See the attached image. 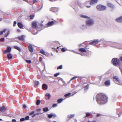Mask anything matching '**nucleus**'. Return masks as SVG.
<instances>
[{
    "label": "nucleus",
    "instance_id": "12",
    "mask_svg": "<svg viewBox=\"0 0 122 122\" xmlns=\"http://www.w3.org/2000/svg\"><path fill=\"white\" fill-rule=\"evenodd\" d=\"M75 116V114H70L68 115L67 117L69 118H71L74 117Z\"/></svg>",
    "mask_w": 122,
    "mask_h": 122
},
{
    "label": "nucleus",
    "instance_id": "54",
    "mask_svg": "<svg viewBox=\"0 0 122 122\" xmlns=\"http://www.w3.org/2000/svg\"><path fill=\"white\" fill-rule=\"evenodd\" d=\"M16 121L15 119H13L12 120V122H16Z\"/></svg>",
    "mask_w": 122,
    "mask_h": 122
},
{
    "label": "nucleus",
    "instance_id": "5",
    "mask_svg": "<svg viewBox=\"0 0 122 122\" xmlns=\"http://www.w3.org/2000/svg\"><path fill=\"white\" fill-rule=\"evenodd\" d=\"M115 20L116 21L118 22L119 23H122V16L117 18Z\"/></svg>",
    "mask_w": 122,
    "mask_h": 122
},
{
    "label": "nucleus",
    "instance_id": "21",
    "mask_svg": "<svg viewBox=\"0 0 122 122\" xmlns=\"http://www.w3.org/2000/svg\"><path fill=\"white\" fill-rule=\"evenodd\" d=\"M95 41H97V44H99L100 43H99V42H101L102 41H103V42H103V39H101L100 40H95Z\"/></svg>",
    "mask_w": 122,
    "mask_h": 122
},
{
    "label": "nucleus",
    "instance_id": "43",
    "mask_svg": "<svg viewBox=\"0 0 122 122\" xmlns=\"http://www.w3.org/2000/svg\"><path fill=\"white\" fill-rule=\"evenodd\" d=\"M57 106V105L56 104H54L53 105L52 107H56Z\"/></svg>",
    "mask_w": 122,
    "mask_h": 122
},
{
    "label": "nucleus",
    "instance_id": "2",
    "mask_svg": "<svg viewBox=\"0 0 122 122\" xmlns=\"http://www.w3.org/2000/svg\"><path fill=\"white\" fill-rule=\"evenodd\" d=\"M86 24V26L88 27L93 26L94 24V20L90 17L86 20L85 21Z\"/></svg>",
    "mask_w": 122,
    "mask_h": 122
},
{
    "label": "nucleus",
    "instance_id": "61",
    "mask_svg": "<svg viewBox=\"0 0 122 122\" xmlns=\"http://www.w3.org/2000/svg\"><path fill=\"white\" fill-rule=\"evenodd\" d=\"M122 114V112H121L120 114H118V116H119V117H120L121 115V114Z\"/></svg>",
    "mask_w": 122,
    "mask_h": 122
},
{
    "label": "nucleus",
    "instance_id": "38",
    "mask_svg": "<svg viewBox=\"0 0 122 122\" xmlns=\"http://www.w3.org/2000/svg\"><path fill=\"white\" fill-rule=\"evenodd\" d=\"M88 86L87 85L85 87H84V90L86 91L87 90V89H88Z\"/></svg>",
    "mask_w": 122,
    "mask_h": 122
},
{
    "label": "nucleus",
    "instance_id": "25",
    "mask_svg": "<svg viewBox=\"0 0 122 122\" xmlns=\"http://www.w3.org/2000/svg\"><path fill=\"white\" fill-rule=\"evenodd\" d=\"M14 47L15 49H17L19 51H21L20 48L19 47L17 46H14Z\"/></svg>",
    "mask_w": 122,
    "mask_h": 122
},
{
    "label": "nucleus",
    "instance_id": "14",
    "mask_svg": "<svg viewBox=\"0 0 122 122\" xmlns=\"http://www.w3.org/2000/svg\"><path fill=\"white\" fill-rule=\"evenodd\" d=\"M54 24V22L53 21H51L47 23V25H49L50 26H51L53 25Z\"/></svg>",
    "mask_w": 122,
    "mask_h": 122
},
{
    "label": "nucleus",
    "instance_id": "13",
    "mask_svg": "<svg viewBox=\"0 0 122 122\" xmlns=\"http://www.w3.org/2000/svg\"><path fill=\"white\" fill-rule=\"evenodd\" d=\"M86 25H82L80 27L81 29L84 30H85L86 27Z\"/></svg>",
    "mask_w": 122,
    "mask_h": 122
},
{
    "label": "nucleus",
    "instance_id": "52",
    "mask_svg": "<svg viewBox=\"0 0 122 122\" xmlns=\"http://www.w3.org/2000/svg\"><path fill=\"white\" fill-rule=\"evenodd\" d=\"M5 40V39L4 38H1L0 40V41H3Z\"/></svg>",
    "mask_w": 122,
    "mask_h": 122
},
{
    "label": "nucleus",
    "instance_id": "18",
    "mask_svg": "<svg viewBox=\"0 0 122 122\" xmlns=\"http://www.w3.org/2000/svg\"><path fill=\"white\" fill-rule=\"evenodd\" d=\"M98 8H107L106 6L100 4L97 6V7Z\"/></svg>",
    "mask_w": 122,
    "mask_h": 122
},
{
    "label": "nucleus",
    "instance_id": "3",
    "mask_svg": "<svg viewBox=\"0 0 122 122\" xmlns=\"http://www.w3.org/2000/svg\"><path fill=\"white\" fill-rule=\"evenodd\" d=\"M112 63L114 66L118 65L119 63V61L118 59L116 58H113L112 60Z\"/></svg>",
    "mask_w": 122,
    "mask_h": 122
},
{
    "label": "nucleus",
    "instance_id": "62",
    "mask_svg": "<svg viewBox=\"0 0 122 122\" xmlns=\"http://www.w3.org/2000/svg\"><path fill=\"white\" fill-rule=\"evenodd\" d=\"M41 10V9H39V10H35V12H37V11H39V10Z\"/></svg>",
    "mask_w": 122,
    "mask_h": 122
},
{
    "label": "nucleus",
    "instance_id": "27",
    "mask_svg": "<svg viewBox=\"0 0 122 122\" xmlns=\"http://www.w3.org/2000/svg\"><path fill=\"white\" fill-rule=\"evenodd\" d=\"M48 116L49 118H51L53 116H56V115L55 114H50L48 115Z\"/></svg>",
    "mask_w": 122,
    "mask_h": 122
},
{
    "label": "nucleus",
    "instance_id": "1",
    "mask_svg": "<svg viewBox=\"0 0 122 122\" xmlns=\"http://www.w3.org/2000/svg\"><path fill=\"white\" fill-rule=\"evenodd\" d=\"M97 102L99 104L103 105L107 102L108 98L106 96L102 93L97 94L96 97Z\"/></svg>",
    "mask_w": 122,
    "mask_h": 122
},
{
    "label": "nucleus",
    "instance_id": "60",
    "mask_svg": "<svg viewBox=\"0 0 122 122\" xmlns=\"http://www.w3.org/2000/svg\"><path fill=\"white\" fill-rule=\"evenodd\" d=\"M39 114V113H36L34 114V115L36 116L37 115H38Z\"/></svg>",
    "mask_w": 122,
    "mask_h": 122
},
{
    "label": "nucleus",
    "instance_id": "22",
    "mask_svg": "<svg viewBox=\"0 0 122 122\" xmlns=\"http://www.w3.org/2000/svg\"><path fill=\"white\" fill-rule=\"evenodd\" d=\"M107 5L108 7L111 8H113L114 7V5L113 4L110 3H108Z\"/></svg>",
    "mask_w": 122,
    "mask_h": 122
},
{
    "label": "nucleus",
    "instance_id": "6",
    "mask_svg": "<svg viewBox=\"0 0 122 122\" xmlns=\"http://www.w3.org/2000/svg\"><path fill=\"white\" fill-rule=\"evenodd\" d=\"M6 107L5 106H3L1 107L0 108V111L2 112H5L6 109Z\"/></svg>",
    "mask_w": 122,
    "mask_h": 122
},
{
    "label": "nucleus",
    "instance_id": "29",
    "mask_svg": "<svg viewBox=\"0 0 122 122\" xmlns=\"http://www.w3.org/2000/svg\"><path fill=\"white\" fill-rule=\"evenodd\" d=\"M62 98H60L57 100V102L58 103H60L63 101Z\"/></svg>",
    "mask_w": 122,
    "mask_h": 122
},
{
    "label": "nucleus",
    "instance_id": "34",
    "mask_svg": "<svg viewBox=\"0 0 122 122\" xmlns=\"http://www.w3.org/2000/svg\"><path fill=\"white\" fill-rule=\"evenodd\" d=\"M41 101L40 100H37L36 102V104L37 105H39Z\"/></svg>",
    "mask_w": 122,
    "mask_h": 122
},
{
    "label": "nucleus",
    "instance_id": "33",
    "mask_svg": "<svg viewBox=\"0 0 122 122\" xmlns=\"http://www.w3.org/2000/svg\"><path fill=\"white\" fill-rule=\"evenodd\" d=\"M11 50V48L10 47H8L6 49V51L8 52H10Z\"/></svg>",
    "mask_w": 122,
    "mask_h": 122
},
{
    "label": "nucleus",
    "instance_id": "11",
    "mask_svg": "<svg viewBox=\"0 0 122 122\" xmlns=\"http://www.w3.org/2000/svg\"><path fill=\"white\" fill-rule=\"evenodd\" d=\"M32 26L33 28H36L37 26L36 23L35 22H33L32 23Z\"/></svg>",
    "mask_w": 122,
    "mask_h": 122
},
{
    "label": "nucleus",
    "instance_id": "32",
    "mask_svg": "<svg viewBox=\"0 0 122 122\" xmlns=\"http://www.w3.org/2000/svg\"><path fill=\"white\" fill-rule=\"evenodd\" d=\"M45 96L46 97H48V99H49L50 98L51 95L49 93H46L45 95Z\"/></svg>",
    "mask_w": 122,
    "mask_h": 122
},
{
    "label": "nucleus",
    "instance_id": "37",
    "mask_svg": "<svg viewBox=\"0 0 122 122\" xmlns=\"http://www.w3.org/2000/svg\"><path fill=\"white\" fill-rule=\"evenodd\" d=\"M5 30H2V31H0V35H2L3 34V33H4L5 32Z\"/></svg>",
    "mask_w": 122,
    "mask_h": 122
},
{
    "label": "nucleus",
    "instance_id": "41",
    "mask_svg": "<svg viewBox=\"0 0 122 122\" xmlns=\"http://www.w3.org/2000/svg\"><path fill=\"white\" fill-rule=\"evenodd\" d=\"M10 33V32L9 31H8V32L6 34H5L4 35V37H6L9 35Z\"/></svg>",
    "mask_w": 122,
    "mask_h": 122
},
{
    "label": "nucleus",
    "instance_id": "64",
    "mask_svg": "<svg viewBox=\"0 0 122 122\" xmlns=\"http://www.w3.org/2000/svg\"><path fill=\"white\" fill-rule=\"evenodd\" d=\"M120 60L121 61H122V56L121 57Z\"/></svg>",
    "mask_w": 122,
    "mask_h": 122
},
{
    "label": "nucleus",
    "instance_id": "20",
    "mask_svg": "<svg viewBox=\"0 0 122 122\" xmlns=\"http://www.w3.org/2000/svg\"><path fill=\"white\" fill-rule=\"evenodd\" d=\"M79 51L82 52H86V50H85V49L84 48H81L79 49Z\"/></svg>",
    "mask_w": 122,
    "mask_h": 122
},
{
    "label": "nucleus",
    "instance_id": "56",
    "mask_svg": "<svg viewBox=\"0 0 122 122\" xmlns=\"http://www.w3.org/2000/svg\"><path fill=\"white\" fill-rule=\"evenodd\" d=\"M41 110V109L40 108H39V109H36V111L37 112H39V111H40Z\"/></svg>",
    "mask_w": 122,
    "mask_h": 122
},
{
    "label": "nucleus",
    "instance_id": "39",
    "mask_svg": "<svg viewBox=\"0 0 122 122\" xmlns=\"http://www.w3.org/2000/svg\"><path fill=\"white\" fill-rule=\"evenodd\" d=\"M62 68V65H61L59 66L57 68V69H61Z\"/></svg>",
    "mask_w": 122,
    "mask_h": 122
},
{
    "label": "nucleus",
    "instance_id": "45",
    "mask_svg": "<svg viewBox=\"0 0 122 122\" xmlns=\"http://www.w3.org/2000/svg\"><path fill=\"white\" fill-rule=\"evenodd\" d=\"M30 19H33L34 17V15H30Z\"/></svg>",
    "mask_w": 122,
    "mask_h": 122
},
{
    "label": "nucleus",
    "instance_id": "49",
    "mask_svg": "<svg viewBox=\"0 0 122 122\" xmlns=\"http://www.w3.org/2000/svg\"><path fill=\"white\" fill-rule=\"evenodd\" d=\"M61 51L63 52H64L66 51V50L65 49V48H62L61 49Z\"/></svg>",
    "mask_w": 122,
    "mask_h": 122
},
{
    "label": "nucleus",
    "instance_id": "53",
    "mask_svg": "<svg viewBox=\"0 0 122 122\" xmlns=\"http://www.w3.org/2000/svg\"><path fill=\"white\" fill-rule=\"evenodd\" d=\"M37 2V1L36 0H33V3L34 4L35 3Z\"/></svg>",
    "mask_w": 122,
    "mask_h": 122
},
{
    "label": "nucleus",
    "instance_id": "50",
    "mask_svg": "<svg viewBox=\"0 0 122 122\" xmlns=\"http://www.w3.org/2000/svg\"><path fill=\"white\" fill-rule=\"evenodd\" d=\"M35 112L34 111H32L30 113V115H32Z\"/></svg>",
    "mask_w": 122,
    "mask_h": 122
},
{
    "label": "nucleus",
    "instance_id": "9",
    "mask_svg": "<svg viewBox=\"0 0 122 122\" xmlns=\"http://www.w3.org/2000/svg\"><path fill=\"white\" fill-rule=\"evenodd\" d=\"M47 86L46 84H43L42 85V88L44 90H46L47 89Z\"/></svg>",
    "mask_w": 122,
    "mask_h": 122
},
{
    "label": "nucleus",
    "instance_id": "57",
    "mask_svg": "<svg viewBox=\"0 0 122 122\" xmlns=\"http://www.w3.org/2000/svg\"><path fill=\"white\" fill-rule=\"evenodd\" d=\"M101 115V114H97V117H99Z\"/></svg>",
    "mask_w": 122,
    "mask_h": 122
},
{
    "label": "nucleus",
    "instance_id": "46",
    "mask_svg": "<svg viewBox=\"0 0 122 122\" xmlns=\"http://www.w3.org/2000/svg\"><path fill=\"white\" fill-rule=\"evenodd\" d=\"M25 120V119L24 118H22L20 119V122H22L24 121Z\"/></svg>",
    "mask_w": 122,
    "mask_h": 122
},
{
    "label": "nucleus",
    "instance_id": "15",
    "mask_svg": "<svg viewBox=\"0 0 122 122\" xmlns=\"http://www.w3.org/2000/svg\"><path fill=\"white\" fill-rule=\"evenodd\" d=\"M97 41H95V40L92 42H90L89 44L91 45H95L97 44Z\"/></svg>",
    "mask_w": 122,
    "mask_h": 122
},
{
    "label": "nucleus",
    "instance_id": "44",
    "mask_svg": "<svg viewBox=\"0 0 122 122\" xmlns=\"http://www.w3.org/2000/svg\"><path fill=\"white\" fill-rule=\"evenodd\" d=\"M25 61L26 62L29 63H31V61L30 60H25Z\"/></svg>",
    "mask_w": 122,
    "mask_h": 122
},
{
    "label": "nucleus",
    "instance_id": "48",
    "mask_svg": "<svg viewBox=\"0 0 122 122\" xmlns=\"http://www.w3.org/2000/svg\"><path fill=\"white\" fill-rule=\"evenodd\" d=\"M69 51H71L72 52H73L75 53H78L77 52L75 51L74 50H69Z\"/></svg>",
    "mask_w": 122,
    "mask_h": 122
},
{
    "label": "nucleus",
    "instance_id": "16",
    "mask_svg": "<svg viewBox=\"0 0 122 122\" xmlns=\"http://www.w3.org/2000/svg\"><path fill=\"white\" fill-rule=\"evenodd\" d=\"M50 10L54 12H55L58 11L57 8H51Z\"/></svg>",
    "mask_w": 122,
    "mask_h": 122
},
{
    "label": "nucleus",
    "instance_id": "58",
    "mask_svg": "<svg viewBox=\"0 0 122 122\" xmlns=\"http://www.w3.org/2000/svg\"><path fill=\"white\" fill-rule=\"evenodd\" d=\"M23 107L24 108H26V106L25 105H23Z\"/></svg>",
    "mask_w": 122,
    "mask_h": 122
},
{
    "label": "nucleus",
    "instance_id": "26",
    "mask_svg": "<svg viewBox=\"0 0 122 122\" xmlns=\"http://www.w3.org/2000/svg\"><path fill=\"white\" fill-rule=\"evenodd\" d=\"M98 10L100 11H102L106 10V8H97Z\"/></svg>",
    "mask_w": 122,
    "mask_h": 122
},
{
    "label": "nucleus",
    "instance_id": "4",
    "mask_svg": "<svg viewBox=\"0 0 122 122\" xmlns=\"http://www.w3.org/2000/svg\"><path fill=\"white\" fill-rule=\"evenodd\" d=\"M114 79L116 80L115 81V83L118 85H122V82L120 81L118 78L116 76H114L113 77Z\"/></svg>",
    "mask_w": 122,
    "mask_h": 122
},
{
    "label": "nucleus",
    "instance_id": "40",
    "mask_svg": "<svg viewBox=\"0 0 122 122\" xmlns=\"http://www.w3.org/2000/svg\"><path fill=\"white\" fill-rule=\"evenodd\" d=\"M29 116H27L25 117V119L26 120H27L29 119Z\"/></svg>",
    "mask_w": 122,
    "mask_h": 122
},
{
    "label": "nucleus",
    "instance_id": "19",
    "mask_svg": "<svg viewBox=\"0 0 122 122\" xmlns=\"http://www.w3.org/2000/svg\"><path fill=\"white\" fill-rule=\"evenodd\" d=\"M18 38L20 40L23 41L24 40V36L22 35L21 36L18 37Z\"/></svg>",
    "mask_w": 122,
    "mask_h": 122
},
{
    "label": "nucleus",
    "instance_id": "59",
    "mask_svg": "<svg viewBox=\"0 0 122 122\" xmlns=\"http://www.w3.org/2000/svg\"><path fill=\"white\" fill-rule=\"evenodd\" d=\"M74 10H75V11L76 12L77 10H78V8H74Z\"/></svg>",
    "mask_w": 122,
    "mask_h": 122
},
{
    "label": "nucleus",
    "instance_id": "35",
    "mask_svg": "<svg viewBox=\"0 0 122 122\" xmlns=\"http://www.w3.org/2000/svg\"><path fill=\"white\" fill-rule=\"evenodd\" d=\"M8 57V58L11 59L12 56L10 54H8L7 55Z\"/></svg>",
    "mask_w": 122,
    "mask_h": 122
},
{
    "label": "nucleus",
    "instance_id": "23",
    "mask_svg": "<svg viewBox=\"0 0 122 122\" xmlns=\"http://www.w3.org/2000/svg\"><path fill=\"white\" fill-rule=\"evenodd\" d=\"M80 16L81 17L84 18L86 19H88L90 17H88L86 15H80Z\"/></svg>",
    "mask_w": 122,
    "mask_h": 122
},
{
    "label": "nucleus",
    "instance_id": "10",
    "mask_svg": "<svg viewBox=\"0 0 122 122\" xmlns=\"http://www.w3.org/2000/svg\"><path fill=\"white\" fill-rule=\"evenodd\" d=\"M104 84L107 86H109L110 84V80L106 81Z\"/></svg>",
    "mask_w": 122,
    "mask_h": 122
},
{
    "label": "nucleus",
    "instance_id": "47",
    "mask_svg": "<svg viewBox=\"0 0 122 122\" xmlns=\"http://www.w3.org/2000/svg\"><path fill=\"white\" fill-rule=\"evenodd\" d=\"M77 78V76H74L73 77H72L71 79V80L70 81H71L74 79H75L76 78Z\"/></svg>",
    "mask_w": 122,
    "mask_h": 122
},
{
    "label": "nucleus",
    "instance_id": "24",
    "mask_svg": "<svg viewBox=\"0 0 122 122\" xmlns=\"http://www.w3.org/2000/svg\"><path fill=\"white\" fill-rule=\"evenodd\" d=\"M49 110V109L47 107H46L43 108V111L45 112H46L47 111H48Z\"/></svg>",
    "mask_w": 122,
    "mask_h": 122
},
{
    "label": "nucleus",
    "instance_id": "7",
    "mask_svg": "<svg viewBox=\"0 0 122 122\" xmlns=\"http://www.w3.org/2000/svg\"><path fill=\"white\" fill-rule=\"evenodd\" d=\"M29 51L31 52H33V48L31 44H29L28 46Z\"/></svg>",
    "mask_w": 122,
    "mask_h": 122
},
{
    "label": "nucleus",
    "instance_id": "8",
    "mask_svg": "<svg viewBox=\"0 0 122 122\" xmlns=\"http://www.w3.org/2000/svg\"><path fill=\"white\" fill-rule=\"evenodd\" d=\"M98 1L97 0H92L90 2L91 5H93L96 3Z\"/></svg>",
    "mask_w": 122,
    "mask_h": 122
},
{
    "label": "nucleus",
    "instance_id": "36",
    "mask_svg": "<svg viewBox=\"0 0 122 122\" xmlns=\"http://www.w3.org/2000/svg\"><path fill=\"white\" fill-rule=\"evenodd\" d=\"M86 115L85 117H88L91 115L90 113L89 112H86Z\"/></svg>",
    "mask_w": 122,
    "mask_h": 122
},
{
    "label": "nucleus",
    "instance_id": "51",
    "mask_svg": "<svg viewBox=\"0 0 122 122\" xmlns=\"http://www.w3.org/2000/svg\"><path fill=\"white\" fill-rule=\"evenodd\" d=\"M16 22L15 21H14V24L13 25V26H15V25H16Z\"/></svg>",
    "mask_w": 122,
    "mask_h": 122
},
{
    "label": "nucleus",
    "instance_id": "63",
    "mask_svg": "<svg viewBox=\"0 0 122 122\" xmlns=\"http://www.w3.org/2000/svg\"><path fill=\"white\" fill-rule=\"evenodd\" d=\"M17 31H18V32H20V30L19 29H18V30H17Z\"/></svg>",
    "mask_w": 122,
    "mask_h": 122
},
{
    "label": "nucleus",
    "instance_id": "55",
    "mask_svg": "<svg viewBox=\"0 0 122 122\" xmlns=\"http://www.w3.org/2000/svg\"><path fill=\"white\" fill-rule=\"evenodd\" d=\"M8 52L7 51H6V50H5L4 51H3V53H4V54H6V53Z\"/></svg>",
    "mask_w": 122,
    "mask_h": 122
},
{
    "label": "nucleus",
    "instance_id": "31",
    "mask_svg": "<svg viewBox=\"0 0 122 122\" xmlns=\"http://www.w3.org/2000/svg\"><path fill=\"white\" fill-rule=\"evenodd\" d=\"M40 53L43 55H46V54H45V52L42 49L40 51Z\"/></svg>",
    "mask_w": 122,
    "mask_h": 122
},
{
    "label": "nucleus",
    "instance_id": "17",
    "mask_svg": "<svg viewBox=\"0 0 122 122\" xmlns=\"http://www.w3.org/2000/svg\"><path fill=\"white\" fill-rule=\"evenodd\" d=\"M18 25L19 27L20 28H22L23 27V25L20 22H18Z\"/></svg>",
    "mask_w": 122,
    "mask_h": 122
},
{
    "label": "nucleus",
    "instance_id": "30",
    "mask_svg": "<svg viewBox=\"0 0 122 122\" xmlns=\"http://www.w3.org/2000/svg\"><path fill=\"white\" fill-rule=\"evenodd\" d=\"M71 95V93H68L65 94L64 96L65 97H66L67 98L69 97Z\"/></svg>",
    "mask_w": 122,
    "mask_h": 122
},
{
    "label": "nucleus",
    "instance_id": "28",
    "mask_svg": "<svg viewBox=\"0 0 122 122\" xmlns=\"http://www.w3.org/2000/svg\"><path fill=\"white\" fill-rule=\"evenodd\" d=\"M33 82L34 83H35L36 85L37 86L39 84V81H37L36 80L34 81Z\"/></svg>",
    "mask_w": 122,
    "mask_h": 122
},
{
    "label": "nucleus",
    "instance_id": "42",
    "mask_svg": "<svg viewBox=\"0 0 122 122\" xmlns=\"http://www.w3.org/2000/svg\"><path fill=\"white\" fill-rule=\"evenodd\" d=\"M60 74L59 73H57L54 75V76L55 77H56L58 75H59Z\"/></svg>",
    "mask_w": 122,
    "mask_h": 122
}]
</instances>
